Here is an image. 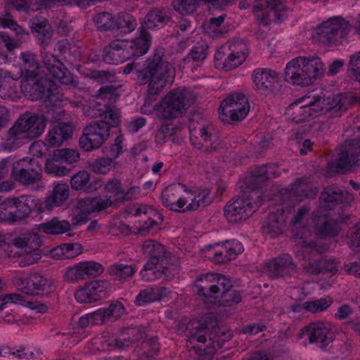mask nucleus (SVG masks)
<instances>
[{
  "mask_svg": "<svg viewBox=\"0 0 360 360\" xmlns=\"http://www.w3.org/2000/svg\"><path fill=\"white\" fill-rule=\"evenodd\" d=\"M39 229L46 234H62L70 229V224L67 220H59L53 218L40 224Z\"/></svg>",
  "mask_w": 360,
  "mask_h": 360,
  "instance_id": "nucleus-40",
  "label": "nucleus"
},
{
  "mask_svg": "<svg viewBox=\"0 0 360 360\" xmlns=\"http://www.w3.org/2000/svg\"><path fill=\"white\" fill-rule=\"evenodd\" d=\"M94 20L99 30H108L115 28V20L109 13L103 12L98 14Z\"/></svg>",
  "mask_w": 360,
  "mask_h": 360,
  "instance_id": "nucleus-52",
  "label": "nucleus"
},
{
  "mask_svg": "<svg viewBox=\"0 0 360 360\" xmlns=\"http://www.w3.org/2000/svg\"><path fill=\"white\" fill-rule=\"evenodd\" d=\"M131 213L135 217L140 218L139 229L146 230L156 228L159 226L162 219L161 215L153 208L145 205H140L132 209Z\"/></svg>",
  "mask_w": 360,
  "mask_h": 360,
  "instance_id": "nucleus-28",
  "label": "nucleus"
},
{
  "mask_svg": "<svg viewBox=\"0 0 360 360\" xmlns=\"http://www.w3.org/2000/svg\"><path fill=\"white\" fill-rule=\"evenodd\" d=\"M300 338L307 335L311 343L319 342L322 347H326L334 340V333L329 323L316 321L303 328L300 333Z\"/></svg>",
  "mask_w": 360,
  "mask_h": 360,
  "instance_id": "nucleus-26",
  "label": "nucleus"
},
{
  "mask_svg": "<svg viewBox=\"0 0 360 360\" xmlns=\"http://www.w3.org/2000/svg\"><path fill=\"white\" fill-rule=\"evenodd\" d=\"M309 210L307 207H302L299 210L297 214L292 215L290 212L283 210L278 211L276 213H271L268 218L263 222L262 229L265 234H269L271 236H275L282 233L283 228L287 224V219L290 217L289 221L292 231L295 232V236L303 238L307 232V214Z\"/></svg>",
  "mask_w": 360,
  "mask_h": 360,
  "instance_id": "nucleus-6",
  "label": "nucleus"
},
{
  "mask_svg": "<svg viewBox=\"0 0 360 360\" xmlns=\"http://www.w3.org/2000/svg\"><path fill=\"white\" fill-rule=\"evenodd\" d=\"M46 120L44 115L32 112L22 114L8 130L1 148L8 151L17 149L25 141L37 139L44 133Z\"/></svg>",
  "mask_w": 360,
  "mask_h": 360,
  "instance_id": "nucleus-1",
  "label": "nucleus"
},
{
  "mask_svg": "<svg viewBox=\"0 0 360 360\" xmlns=\"http://www.w3.org/2000/svg\"><path fill=\"white\" fill-rule=\"evenodd\" d=\"M123 140L124 139L122 136H118L115 139L114 144L103 149L104 153L105 154V157L107 158L112 160L113 162H115V160L124 151L122 146Z\"/></svg>",
  "mask_w": 360,
  "mask_h": 360,
  "instance_id": "nucleus-54",
  "label": "nucleus"
},
{
  "mask_svg": "<svg viewBox=\"0 0 360 360\" xmlns=\"http://www.w3.org/2000/svg\"><path fill=\"white\" fill-rule=\"evenodd\" d=\"M342 109L339 97L306 95L290 104L287 109V114L292 121L299 123L310 117H315L330 112L332 115L339 116Z\"/></svg>",
  "mask_w": 360,
  "mask_h": 360,
  "instance_id": "nucleus-2",
  "label": "nucleus"
},
{
  "mask_svg": "<svg viewBox=\"0 0 360 360\" xmlns=\"http://www.w3.org/2000/svg\"><path fill=\"white\" fill-rule=\"evenodd\" d=\"M309 179L307 177L297 179L292 185L290 188V194L300 197H307L308 194L306 191L308 188Z\"/></svg>",
  "mask_w": 360,
  "mask_h": 360,
  "instance_id": "nucleus-59",
  "label": "nucleus"
},
{
  "mask_svg": "<svg viewBox=\"0 0 360 360\" xmlns=\"http://www.w3.org/2000/svg\"><path fill=\"white\" fill-rule=\"evenodd\" d=\"M106 192L114 195H119L124 193L121 181L118 179H111L107 181L104 186Z\"/></svg>",
  "mask_w": 360,
  "mask_h": 360,
  "instance_id": "nucleus-62",
  "label": "nucleus"
},
{
  "mask_svg": "<svg viewBox=\"0 0 360 360\" xmlns=\"http://www.w3.org/2000/svg\"><path fill=\"white\" fill-rule=\"evenodd\" d=\"M205 278L207 281H212V284L209 285L210 297L216 298L219 293H222L232 287L230 279L223 275L208 273Z\"/></svg>",
  "mask_w": 360,
  "mask_h": 360,
  "instance_id": "nucleus-36",
  "label": "nucleus"
},
{
  "mask_svg": "<svg viewBox=\"0 0 360 360\" xmlns=\"http://www.w3.org/2000/svg\"><path fill=\"white\" fill-rule=\"evenodd\" d=\"M207 46L205 44H198L192 48L190 56L194 61H202L207 56Z\"/></svg>",
  "mask_w": 360,
  "mask_h": 360,
  "instance_id": "nucleus-63",
  "label": "nucleus"
},
{
  "mask_svg": "<svg viewBox=\"0 0 360 360\" xmlns=\"http://www.w3.org/2000/svg\"><path fill=\"white\" fill-rule=\"evenodd\" d=\"M170 291L163 286H155L141 290L137 295L135 302L139 306L161 300L168 297Z\"/></svg>",
  "mask_w": 360,
  "mask_h": 360,
  "instance_id": "nucleus-31",
  "label": "nucleus"
},
{
  "mask_svg": "<svg viewBox=\"0 0 360 360\" xmlns=\"http://www.w3.org/2000/svg\"><path fill=\"white\" fill-rule=\"evenodd\" d=\"M195 94L186 88L169 91L163 98L159 109L161 119L174 120L181 115L195 101Z\"/></svg>",
  "mask_w": 360,
  "mask_h": 360,
  "instance_id": "nucleus-8",
  "label": "nucleus"
},
{
  "mask_svg": "<svg viewBox=\"0 0 360 360\" xmlns=\"http://www.w3.org/2000/svg\"><path fill=\"white\" fill-rule=\"evenodd\" d=\"M252 79L258 93L269 95L276 89L278 73L269 68H257L252 73Z\"/></svg>",
  "mask_w": 360,
  "mask_h": 360,
  "instance_id": "nucleus-27",
  "label": "nucleus"
},
{
  "mask_svg": "<svg viewBox=\"0 0 360 360\" xmlns=\"http://www.w3.org/2000/svg\"><path fill=\"white\" fill-rule=\"evenodd\" d=\"M147 79L141 82L148 84L150 96L158 95L168 84H172L174 78V68L170 63L162 59V55L155 53L152 59L146 61Z\"/></svg>",
  "mask_w": 360,
  "mask_h": 360,
  "instance_id": "nucleus-7",
  "label": "nucleus"
},
{
  "mask_svg": "<svg viewBox=\"0 0 360 360\" xmlns=\"http://www.w3.org/2000/svg\"><path fill=\"white\" fill-rule=\"evenodd\" d=\"M22 90L28 99L37 101L42 98L45 88L40 82H34L32 84L27 82L22 85Z\"/></svg>",
  "mask_w": 360,
  "mask_h": 360,
  "instance_id": "nucleus-47",
  "label": "nucleus"
},
{
  "mask_svg": "<svg viewBox=\"0 0 360 360\" xmlns=\"http://www.w3.org/2000/svg\"><path fill=\"white\" fill-rule=\"evenodd\" d=\"M278 176L276 168L274 165H264L257 169L249 181H264L266 179Z\"/></svg>",
  "mask_w": 360,
  "mask_h": 360,
  "instance_id": "nucleus-49",
  "label": "nucleus"
},
{
  "mask_svg": "<svg viewBox=\"0 0 360 360\" xmlns=\"http://www.w3.org/2000/svg\"><path fill=\"white\" fill-rule=\"evenodd\" d=\"M112 203V200L107 195L79 199L74 208L72 224L77 226L86 223L91 215L110 207Z\"/></svg>",
  "mask_w": 360,
  "mask_h": 360,
  "instance_id": "nucleus-13",
  "label": "nucleus"
},
{
  "mask_svg": "<svg viewBox=\"0 0 360 360\" xmlns=\"http://www.w3.org/2000/svg\"><path fill=\"white\" fill-rule=\"evenodd\" d=\"M37 161L28 157L13 162L11 177L19 184L28 186L39 183L41 174L34 168Z\"/></svg>",
  "mask_w": 360,
  "mask_h": 360,
  "instance_id": "nucleus-21",
  "label": "nucleus"
},
{
  "mask_svg": "<svg viewBox=\"0 0 360 360\" xmlns=\"http://www.w3.org/2000/svg\"><path fill=\"white\" fill-rule=\"evenodd\" d=\"M13 244L19 251L13 255L8 254V256L14 257L18 254L20 257L18 262L20 267L34 264L41 259V240L37 234L27 233L22 237H18L14 240Z\"/></svg>",
  "mask_w": 360,
  "mask_h": 360,
  "instance_id": "nucleus-16",
  "label": "nucleus"
},
{
  "mask_svg": "<svg viewBox=\"0 0 360 360\" xmlns=\"http://www.w3.org/2000/svg\"><path fill=\"white\" fill-rule=\"evenodd\" d=\"M347 193L344 188L336 185H332L325 188L322 192L320 199L323 208L331 209V207L337 202H342Z\"/></svg>",
  "mask_w": 360,
  "mask_h": 360,
  "instance_id": "nucleus-33",
  "label": "nucleus"
},
{
  "mask_svg": "<svg viewBox=\"0 0 360 360\" xmlns=\"http://www.w3.org/2000/svg\"><path fill=\"white\" fill-rule=\"evenodd\" d=\"M104 271L101 264L94 261L81 262L68 266L64 271V278L72 283L97 277Z\"/></svg>",
  "mask_w": 360,
  "mask_h": 360,
  "instance_id": "nucleus-25",
  "label": "nucleus"
},
{
  "mask_svg": "<svg viewBox=\"0 0 360 360\" xmlns=\"http://www.w3.org/2000/svg\"><path fill=\"white\" fill-rule=\"evenodd\" d=\"M37 205L34 198L22 195L8 198L0 205V219L16 221L28 215Z\"/></svg>",
  "mask_w": 360,
  "mask_h": 360,
  "instance_id": "nucleus-14",
  "label": "nucleus"
},
{
  "mask_svg": "<svg viewBox=\"0 0 360 360\" xmlns=\"http://www.w3.org/2000/svg\"><path fill=\"white\" fill-rule=\"evenodd\" d=\"M145 71L146 62L143 64H141L136 62L129 63L124 67L123 70V72L124 74L128 75L130 73H133L137 77V78L139 80H141V79H143L144 80L147 79Z\"/></svg>",
  "mask_w": 360,
  "mask_h": 360,
  "instance_id": "nucleus-56",
  "label": "nucleus"
},
{
  "mask_svg": "<svg viewBox=\"0 0 360 360\" xmlns=\"http://www.w3.org/2000/svg\"><path fill=\"white\" fill-rule=\"evenodd\" d=\"M109 136L108 126L98 121L93 122L83 129L79 143L85 151L90 152L99 148Z\"/></svg>",
  "mask_w": 360,
  "mask_h": 360,
  "instance_id": "nucleus-18",
  "label": "nucleus"
},
{
  "mask_svg": "<svg viewBox=\"0 0 360 360\" xmlns=\"http://www.w3.org/2000/svg\"><path fill=\"white\" fill-rule=\"evenodd\" d=\"M170 20L169 13L165 9H151L145 17V24L148 29H160Z\"/></svg>",
  "mask_w": 360,
  "mask_h": 360,
  "instance_id": "nucleus-35",
  "label": "nucleus"
},
{
  "mask_svg": "<svg viewBox=\"0 0 360 360\" xmlns=\"http://www.w3.org/2000/svg\"><path fill=\"white\" fill-rule=\"evenodd\" d=\"M241 301L240 294L232 290L231 288L229 290H226L221 293L220 299L218 300V303L221 306L229 307L233 304H238Z\"/></svg>",
  "mask_w": 360,
  "mask_h": 360,
  "instance_id": "nucleus-53",
  "label": "nucleus"
},
{
  "mask_svg": "<svg viewBox=\"0 0 360 360\" xmlns=\"http://www.w3.org/2000/svg\"><path fill=\"white\" fill-rule=\"evenodd\" d=\"M349 65L351 77L360 83V53L351 56Z\"/></svg>",
  "mask_w": 360,
  "mask_h": 360,
  "instance_id": "nucleus-60",
  "label": "nucleus"
},
{
  "mask_svg": "<svg viewBox=\"0 0 360 360\" xmlns=\"http://www.w3.org/2000/svg\"><path fill=\"white\" fill-rule=\"evenodd\" d=\"M90 180V174L86 171H79L74 174L70 179L71 187L74 190L84 189Z\"/></svg>",
  "mask_w": 360,
  "mask_h": 360,
  "instance_id": "nucleus-55",
  "label": "nucleus"
},
{
  "mask_svg": "<svg viewBox=\"0 0 360 360\" xmlns=\"http://www.w3.org/2000/svg\"><path fill=\"white\" fill-rule=\"evenodd\" d=\"M296 268L289 255H283L267 263V269L272 277L285 276L290 274Z\"/></svg>",
  "mask_w": 360,
  "mask_h": 360,
  "instance_id": "nucleus-29",
  "label": "nucleus"
},
{
  "mask_svg": "<svg viewBox=\"0 0 360 360\" xmlns=\"http://www.w3.org/2000/svg\"><path fill=\"white\" fill-rule=\"evenodd\" d=\"M209 192L202 190L193 193L181 184L168 186L161 194L162 205L174 212L196 210L200 206L207 205L209 202Z\"/></svg>",
  "mask_w": 360,
  "mask_h": 360,
  "instance_id": "nucleus-3",
  "label": "nucleus"
},
{
  "mask_svg": "<svg viewBox=\"0 0 360 360\" xmlns=\"http://www.w3.org/2000/svg\"><path fill=\"white\" fill-rule=\"evenodd\" d=\"M207 274L198 276L195 282V287L198 295L205 298H210L209 285L212 284V281H207Z\"/></svg>",
  "mask_w": 360,
  "mask_h": 360,
  "instance_id": "nucleus-58",
  "label": "nucleus"
},
{
  "mask_svg": "<svg viewBox=\"0 0 360 360\" xmlns=\"http://www.w3.org/2000/svg\"><path fill=\"white\" fill-rule=\"evenodd\" d=\"M112 286L107 280H93L75 292V299L81 303H92L105 297Z\"/></svg>",
  "mask_w": 360,
  "mask_h": 360,
  "instance_id": "nucleus-24",
  "label": "nucleus"
},
{
  "mask_svg": "<svg viewBox=\"0 0 360 360\" xmlns=\"http://www.w3.org/2000/svg\"><path fill=\"white\" fill-rule=\"evenodd\" d=\"M13 282L20 291L31 295H47L55 288L53 281L39 272H32L27 277L17 275Z\"/></svg>",
  "mask_w": 360,
  "mask_h": 360,
  "instance_id": "nucleus-12",
  "label": "nucleus"
},
{
  "mask_svg": "<svg viewBox=\"0 0 360 360\" xmlns=\"http://www.w3.org/2000/svg\"><path fill=\"white\" fill-rule=\"evenodd\" d=\"M324 72V64L316 56L296 57L288 62L285 68L287 79L302 86L311 84Z\"/></svg>",
  "mask_w": 360,
  "mask_h": 360,
  "instance_id": "nucleus-5",
  "label": "nucleus"
},
{
  "mask_svg": "<svg viewBox=\"0 0 360 360\" xmlns=\"http://www.w3.org/2000/svg\"><path fill=\"white\" fill-rule=\"evenodd\" d=\"M53 153L56 158H58L62 162L72 164L79 160V153L74 149H57Z\"/></svg>",
  "mask_w": 360,
  "mask_h": 360,
  "instance_id": "nucleus-51",
  "label": "nucleus"
},
{
  "mask_svg": "<svg viewBox=\"0 0 360 360\" xmlns=\"http://www.w3.org/2000/svg\"><path fill=\"white\" fill-rule=\"evenodd\" d=\"M69 197V187L66 184H58L53 193L48 196L44 202V208L51 210L53 207L60 206Z\"/></svg>",
  "mask_w": 360,
  "mask_h": 360,
  "instance_id": "nucleus-34",
  "label": "nucleus"
},
{
  "mask_svg": "<svg viewBox=\"0 0 360 360\" xmlns=\"http://www.w3.org/2000/svg\"><path fill=\"white\" fill-rule=\"evenodd\" d=\"M116 166V162L106 157L98 158L89 162V167L91 172L98 174H107Z\"/></svg>",
  "mask_w": 360,
  "mask_h": 360,
  "instance_id": "nucleus-44",
  "label": "nucleus"
},
{
  "mask_svg": "<svg viewBox=\"0 0 360 360\" xmlns=\"http://www.w3.org/2000/svg\"><path fill=\"white\" fill-rule=\"evenodd\" d=\"M360 161V139L347 141L336 161L328 163L330 172H345Z\"/></svg>",
  "mask_w": 360,
  "mask_h": 360,
  "instance_id": "nucleus-19",
  "label": "nucleus"
},
{
  "mask_svg": "<svg viewBox=\"0 0 360 360\" xmlns=\"http://www.w3.org/2000/svg\"><path fill=\"white\" fill-rule=\"evenodd\" d=\"M316 231L322 237L336 235L334 221L326 214L319 216L316 221Z\"/></svg>",
  "mask_w": 360,
  "mask_h": 360,
  "instance_id": "nucleus-43",
  "label": "nucleus"
},
{
  "mask_svg": "<svg viewBox=\"0 0 360 360\" xmlns=\"http://www.w3.org/2000/svg\"><path fill=\"white\" fill-rule=\"evenodd\" d=\"M333 301L330 297H324L319 300L304 302V309L311 313L321 312L328 309Z\"/></svg>",
  "mask_w": 360,
  "mask_h": 360,
  "instance_id": "nucleus-50",
  "label": "nucleus"
},
{
  "mask_svg": "<svg viewBox=\"0 0 360 360\" xmlns=\"http://www.w3.org/2000/svg\"><path fill=\"white\" fill-rule=\"evenodd\" d=\"M136 271V265L125 264L121 261L110 264L108 268V274L117 281L131 278Z\"/></svg>",
  "mask_w": 360,
  "mask_h": 360,
  "instance_id": "nucleus-37",
  "label": "nucleus"
},
{
  "mask_svg": "<svg viewBox=\"0 0 360 360\" xmlns=\"http://www.w3.org/2000/svg\"><path fill=\"white\" fill-rule=\"evenodd\" d=\"M98 99H101L103 101H108L110 103H113L117 98L116 89L112 86H107L101 87L99 91L98 96Z\"/></svg>",
  "mask_w": 360,
  "mask_h": 360,
  "instance_id": "nucleus-61",
  "label": "nucleus"
},
{
  "mask_svg": "<svg viewBox=\"0 0 360 360\" xmlns=\"http://www.w3.org/2000/svg\"><path fill=\"white\" fill-rule=\"evenodd\" d=\"M20 58L22 61V70L25 72V76L28 78L35 77L39 70L36 54L31 51L23 52L20 53Z\"/></svg>",
  "mask_w": 360,
  "mask_h": 360,
  "instance_id": "nucleus-39",
  "label": "nucleus"
},
{
  "mask_svg": "<svg viewBox=\"0 0 360 360\" xmlns=\"http://www.w3.org/2000/svg\"><path fill=\"white\" fill-rule=\"evenodd\" d=\"M143 254L149 258L148 262L160 264V267H165L168 257L165 247L153 240H146L142 245Z\"/></svg>",
  "mask_w": 360,
  "mask_h": 360,
  "instance_id": "nucleus-30",
  "label": "nucleus"
},
{
  "mask_svg": "<svg viewBox=\"0 0 360 360\" xmlns=\"http://www.w3.org/2000/svg\"><path fill=\"white\" fill-rule=\"evenodd\" d=\"M41 58L47 73L52 78L69 87H75L77 85V81L53 54L44 51L41 52Z\"/></svg>",
  "mask_w": 360,
  "mask_h": 360,
  "instance_id": "nucleus-23",
  "label": "nucleus"
},
{
  "mask_svg": "<svg viewBox=\"0 0 360 360\" xmlns=\"http://www.w3.org/2000/svg\"><path fill=\"white\" fill-rule=\"evenodd\" d=\"M348 243L356 252H360V221L356 225L354 231L351 232Z\"/></svg>",
  "mask_w": 360,
  "mask_h": 360,
  "instance_id": "nucleus-64",
  "label": "nucleus"
},
{
  "mask_svg": "<svg viewBox=\"0 0 360 360\" xmlns=\"http://www.w3.org/2000/svg\"><path fill=\"white\" fill-rule=\"evenodd\" d=\"M62 162L56 158L54 154L51 159L46 160L45 172L55 176H63L69 174L70 169L61 165Z\"/></svg>",
  "mask_w": 360,
  "mask_h": 360,
  "instance_id": "nucleus-46",
  "label": "nucleus"
},
{
  "mask_svg": "<svg viewBox=\"0 0 360 360\" xmlns=\"http://www.w3.org/2000/svg\"><path fill=\"white\" fill-rule=\"evenodd\" d=\"M263 200L258 191H252L248 198H238L224 207V217L229 223H238L248 219L261 205Z\"/></svg>",
  "mask_w": 360,
  "mask_h": 360,
  "instance_id": "nucleus-10",
  "label": "nucleus"
},
{
  "mask_svg": "<svg viewBox=\"0 0 360 360\" xmlns=\"http://www.w3.org/2000/svg\"><path fill=\"white\" fill-rule=\"evenodd\" d=\"M248 53V48L243 40L229 41L217 51L214 55L215 66L230 71L241 65Z\"/></svg>",
  "mask_w": 360,
  "mask_h": 360,
  "instance_id": "nucleus-9",
  "label": "nucleus"
},
{
  "mask_svg": "<svg viewBox=\"0 0 360 360\" xmlns=\"http://www.w3.org/2000/svg\"><path fill=\"white\" fill-rule=\"evenodd\" d=\"M189 128L190 141L196 149L203 153H212L219 148L221 142L219 134L213 125H195L194 122H191Z\"/></svg>",
  "mask_w": 360,
  "mask_h": 360,
  "instance_id": "nucleus-11",
  "label": "nucleus"
},
{
  "mask_svg": "<svg viewBox=\"0 0 360 360\" xmlns=\"http://www.w3.org/2000/svg\"><path fill=\"white\" fill-rule=\"evenodd\" d=\"M32 32L43 45H47L52 36V30L46 20L34 21L31 25Z\"/></svg>",
  "mask_w": 360,
  "mask_h": 360,
  "instance_id": "nucleus-41",
  "label": "nucleus"
},
{
  "mask_svg": "<svg viewBox=\"0 0 360 360\" xmlns=\"http://www.w3.org/2000/svg\"><path fill=\"white\" fill-rule=\"evenodd\" d=\"M139 37L131 40L115 39L104 49L103 60L110 64L123 63L132 56H139L147 53L151 44V36L141 26Z\"/></svg>",
  "mask_w": 360,
  "mask_h": 360,
  "instance_id": "nucleus-4",
  "label": "nucleus"
},
{
  "mask_svg": "<svg viewBox=\"0 0 360 360\" xmlns=\"http://www.w3.org/2000/svg\"><path fill=\"white\" fill-rule=\"evenodd\" d=\"M253 10L257 20L265 25L284 20L290 13V9L278 0H257Z\"/></svg>",
  "mask_w": 360,
  "mask_h": 360,
  "instance_id": "nucleus-15",
  "label": "nucleus"
},
{
  "mask_svg": "<svg viewBox=\"0 0 360 360\" xmlns=\"http://www.w3.org/2000/svg\"><path fill=\"white\" fill-rule=\"evenodd\" d=\"M115 28L125 33L131 32L137 26L135 18L127 13H120L115 19Z\"/></svg>",
  "mask_w": 360,
  "mask_h": 360,
  "instance_id": "nucleus-45",
  "label": "nucleus"
},
{
  "mask_svg": "<svg viewBox=\"0 0 360 360\" xmlns=\"http://www.w3.org/2000/svg\"><path fill=\"white\" fill-rule=\"evenodd\" d=\"M250 111L247 97L241 93H235L224 99L220 105L219 112L228 121H238L244 119Z\"/></svg>",
  "mask_w": 360,
  "mask_h": 360,
  "instance_id": "nucleus-20",
  "label": "nucleus"
},
{
  "mask_svg": "<svg viewBox=\"0 0 360 360\" xmlns=\"http://www.w3.org/2000/svg\"><path fill=\"white\" fill-rule=\"evenodd\" d=\"M125 314V309L120 302H112L108 307L81 316L77 325L86 328L90 325H101L108 320L115 321Z\"/></svg>",
  "mask_w": 360,
  "mask_h": 360,
  "instance_id": "nucleus-17",
  "label": "nucleus"
},
{
  "mask_svg": "<svg viewBox=\"0 0 360 360\" xmlns=\"http://www.w3.org/2000/svg\"><path fill=\"white\" fill-rule=\"evenodd\" d=\"M349 31L347 22L340 18H330L317 27L319 40L323 44L338 43Z\"/></svg>",
  "mask_w": 360,
  "mask_h": 360,
  "instance_id": "nucleus-22",
  "label": "nucleus"
},
{
  "mask_svg": "<svg viewBox=\"0 0 360 360\" xmlns=\"http://www.w3.org/2000/svg\"><path fill=\"white\" fill-rule=\"evenodd\" d=\"M136 330L134 328H124L119 333H115V338L117 339L116 348H124L128 347L132 342L138 340L139 336H135Z\"/></svg>",
  "mask_w": 360,
  "mask_h": 360,
  "instance_id": "nucleus-48",
  "label": "nucleus"
},
{
  "mask_svg": "<svg viewBox=\"0 0 360 360\" xmlns=\"http://www.w3.org/2000/svg\"><path fill=\"white\" fill-rule=\"evenodd\" d=\"M101 120L98 122H103L109 127V131L111 127H117L120 122V110L115 105L105 104L104 108H101Z\"/></svg>",
  "mask_w": 360,
  "mask_h": 360,
  "instance_id": "nucleus-42",
  "label": "nucleus"
},
{
  "mask_svg": "<svg viewBox=\"0 0 360 360\" xmlns=\"http://www.w3.org/2000/svg\"><path fill=\"white\" fill-rule=\"evenodd\" d=\"M72 126L70 123L61 122L49 130L46 141L51 146H60L72 136Z\"/></svg>",
  "mask_w": 360,
  "mask_h": 360,
  "instance_id": "nucleus-32",
  "label": "nucleus"
},
{
  "mask_svg": "<svg viewBox=\"0 0 360 360\" xmlns=\"http://www.w3.org/2000/svg\"><path fill=\"white\" fill-rule=\"evenodd\" d=\"M226 252L225 257H228L229 261L234 259L238 255L243 251V245L238 240L227 241L224 243Z\"/></svg>",
  "mask_w": 360,
  "mask_h": 360,
  "instance_id": "nucleus-57",
  "label": "nucleus"
},
{
  "mask_svg": "<svg viewBox=\"0 0 360 360\" xmlns=\"http://www.w3.org/2000/svg\"><path fill=\"white\" fill-rule=\"evenodd\" d=\"M169 268L165 264V267H160V264L148 262L141 271L140 275L146 281L152 282L158 278L162 277L164 275L166 277L170 276L168 272Z\"/></svg>",
  "mask_w": 360,
  "mask_h": 360,
  "instance_id": "nucleus-38",
  "label": "nucleus"
}]
</instances>
